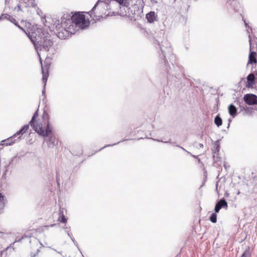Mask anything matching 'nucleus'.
<instances>
[{
    "mask_svg": "<svg viewBox=\"0 0 257 257\" xmlns=\"http://www.w3.org/2000/svg\"><path fill=\"white\" fill-rule=\"evenodd\" d=\"M228 109L229 114L231 115L233 117H235L237 115V109L234 105H229L228 106Z\"/></svg>",
    "mask_w": 257,
    "mask_h": 257,
    "instance_id": "nucleus-10",
    "label": "nucleus"
},
{
    "mask_svg": "<svg viewBox=\"0 0 257 257\" xmlns=\"http://www.w3.org/2000/svg\"><path fill=\"white\" fill-rule=\"evenodd\" d=\"M60 217L58 218V220L63 223H66L67 219L66 218L65 215H64L63 212L62 211H60Z\"/></svg>",
    "mask_w": 257,
    "mask_h": 257,
    "instance_id": "nucleus-16",
    "label": "nucleus"
},
{
    "mask_svg": "<svg viewBox=\"0 0 257 257\" xmlns=\"http://www.w3.org/2000/svg\"><path fill=\"white\" fill-rule=\"evenodd\" d=\"M35 243L36 244L37 246H38V247L36 248V250L35 251H32L31 252V257H35L40 251V248H41L38 241L35 240Z\"/></svg>",
    "mask_w": 257,
    "mask_h": 257,
    "instance_id": "nucleus-13",
    "label": "nucleus"
},
{
    "mask_svg": "<svg viewBox=\"0 0 257 257\" xmlns=\"http://www.w3.org/2000/svg\"><path fill=\"white\" fill-rule=\"evenodd\" d=\"M29 129V125L26 124L24 125L19 131L17 132L15 135H14V137H17L19 135H23L24 134L27 132Z\"/></svg>",
    "mask_w": 257,
    "mask_h": 257,
    "instance_id": "nucleus-11",
    "label": "nucleus"
},
{
    "mask_svg": "<svg viewBox=\"0 0 257 257\" xmlns=\"http://www.w3.org/2000/svg\"><path fill=\"white\" fill-rule=\"evenodd\" d=\"M27 237L26 236H23L21 239H17L16 241L20 242L23 239H24L25 237Z\"/></svg>",
    "mask_w": 257,
    "mask_h": 257,
    "instance_id": "nucleus-23",
    "label": "nucleus"
},
{
    "mask_svg": "<svg viewBox=\"0 0 257 257\" xmlns=\"http://www.w3.org/2000/svg\"><path fill=\"white\" fill-rule=\"evenodd\" d=\"M95 16L97 17V15H95ZM98 17H102V16H101V15H100V16L98 15Z\"/></svg>",
    "mask_w": 257,
    "mask_h": 257,
    "instance_id": "nucleus-24",
    "label": "nucleus"
},
{
    "mask_svg": "<svg viewBox=\"0 0 257 257\" xmlns=\"http://www.w3.org/2000/svg\"><path fill=\"white\" fill-rule=\"evenodd\" d=\"M117 2L119 5L127 7L128 5V3L127 0H115Z\"/></svg>",
    "mask_w": 257,
    "mask_h": 257,
    "instance_id": "nucleus-20",
    "label": "nucleus"
},
{
    "mask_svg": "<svg viewBox=\"0 0 257 257\" xmlns=\"http://www.w3.org/2000/svg\"><path fill=\"white\" fill-rule=\"evenodd\" d=\"M228 207L227 203L224 199H220L216 204L214 208V211L218 213L221 208L227 209Z\"/></svg>",
    "mask_w": 257,
    "mask_h": 257,
    "instance_id": "nucleus-5",
    "label": "nucleus"
},
{
    "mask_svg": "<svg viewBox=\"0 0 257 257\" xmlns=\"http://www.w3.org/2000/svg\"><path fill=\"white\" fill-rule=\"evenodd\" d=\"M44 227H48V226L45 225V226H44Z\"/></svg>",
    "mask_w": 257,
    "mask_h": 257,
    "instance_id": "nucleus-30",
    "label": "nucleus"
},
{
    "mask_svg": "<svg viewBox=\"0 0 257 257\" xmlns=\"http://www.w3.org/2000/svg\"><path fill=\"white\" fill-rule=\"evenodd\" d=\"M72 15L71 17L72 21L75 23L79 29H84L88 27L90 24V21L88 19H86L84 15L85 12H76L72 13Z\"/></svg>",
    "mask_w": 257,
    "mask_h": 257,
    "instance_id": "nucleus-2",
    "label": "nucleus"
},
{
    "mask_svg": "<svg viewBox=\"0 0 257 257\" xmlns=\"http://www.w3.org/2000/svg\"><path fill=\"white\" fill-rule=\"evenodd\" d=\"M9 20L12 22L13 24H14L16 26H17L19 28H20V29H21L23 31H25L24 29L22 28L17 23V22L16 21V19L15 18H14L13 17H10V18H9Z\"/></svg>",
    "mask_w": 257,
    "mask_h": 257,
    "instance_id": "nucleus-18",
    "label": "nucleus"
},
{
    "mask_svg": "<svg viewBox=\"0 0 257 257\" xmlns=\"http://www.w3.org/2000/svg\"><path fill=\"white\" fill-rule=\"evenodd\" d=\"M214 122L217 126L219 127L221 126L222 124V120L221 118L218 115L216 116L214 119Z\"/></svg>",
    "mask_w": 257,
    "mask_h": 257,
    "instance_id": "nucleus-15",
    "label": "nucleus"
},
{
    "mask_svg": "<svg viewBox=\"0 0 257 257\" xmlns=\"http://www.w3.org/2000/svg\"><path fill=\"white\" fill-rule=\"evenodd\" d=\"M244 101L248 105L257 104V96L252 94H247L243 97Z\"/></svg>",
    "mask_w": 257,
    "mask_h": 257,
    "instance_id": "nucleus-4",
    "label": "nucleus"
},
{
    "mask_svg": "<svg viewBox=\"0 0 257 257\" xmlns=\"http://www.w3.org/2000/svg\"><path fill=\"white\" fill-rule=\"evenodd\" d=\"M249 42H250V43H251V40H250V39H249Z\"/></svg>",
    "mask_w": 257,
    "mask_h": 257,
    "instance_id": "nucleus-29",
    "label": "nucleus"
},
{
    "mask_svg": "<svg viewBox=\"0 0 257 257\" xmlns=\"http://www.w3.org/2000/svg\"><path fill=\"white\" fill-rule=\"evenodd\" d=\"M32 35L35 37V38H36V36H34V34H32ZM36 40L38 39L37 38H36Z\"/></svg>",
    "mask_w": 257,
    "mask_h": 257,
    "instance_id": "nucleus-25",
    "label": "nucleus"
},
{
    "mask_svg": "<svg viewBox=\"0 0 257 257\" xmlns=\"http://www.w3.org/2000/svg\"><path fill=\"white\" fill-rule=\"evenodd\" d=\"M255 76L253 73L249 74L247 77V83L246 87L252 88L255 84Z\"/></svg>",
    "mask_w": 257,
    "mask_h": 257,
    "instance_id": "nucleus-7",
    "label": "nucleus"
},
{
    "mask_svg": "<svg viewBox=\"0 0 257 257\" xmlns=\"http://www.w3.org/2000/svg\"><path fill=\"white\" fill-rule=\"evenodd\" d=\"M38 117V110L34 113L30 124L34 130L42 137L50 136L52 134V127L50 124L49 114L44 112Z\"/></svg>",
    "mask_w": 257,
    "mask_h": 257,
    "instance_id": "nucleus-1",
    "label": "nucleus"
},
{
    "mask_svg": "<svg viewBox=\"0 0 257 257\" xmlns=\"http://www.w3.org/2000/svg\"><path fill=\"white\" fill-rule=\"evenodd\" d=\"M14 137H15L13 136V137L8 138L7 140L2 141L1 145H5L6 146L13 145L15 143V142L13 141V138Z\"/></svg>",
    "mask_w": 257,
    "mask_h": 257,
    "instance_id": "nucleus-12",
    "label": "nucleus"
},
{
    "mask_svg": "<svg viewBox=\"0 0 257 257\" xmlns=\"http://www.w3.org/2000/svg\"><path fill=\"white\" fill-rule=\"evenodd\" d=\"M49 65H46L43 66L42 65V70L43 74L42 81L44 83V87H45L46 85L47 79L49 77Z\"/></svg>",
    "mask_w": 257,
    "mask_h": 257,
    "instance_id": "nucleus-6",
    "label": "nucleus"
},
{
    "mask_svg": "<svg viewBox=\"0 0 257 257\" xmlns=\"http://www.w3.org/2000/svg\"><path fill=\"white\" fill-rule=\"evenodd\" d=\"M0 234H3V232H0Z\"/></svg>",
    "mask_w": 257,
    "mask_h": 257,
    "instance_id": "nucleus-28",
    "label": "nucleus"
},
{
    "mask_svg": "<svg viewBox=\"0 0 257 257\" xmlns=\"http://www.w3.org/2000/svg\"><path fill=\"white\" fill-rule=\"evenodd\" d=\"M210 220L213 223H216L217 221V215L215 213H213L211 214L209 218Z\"/></svg>",
    "mask_w": 257,
    "mask_h": 257,
    "instance_id": "nucleus-19",
    "label": "nucleus"
},
{
    "mask_svg": "<svg viewBox=\"0 0 257 257\" xmlns=\"http://www.w3.org/2000/svg\"><path fill=\"white\" fill-rule=\"evenodd\" d=\"M61 25L64 30L70 34H74L80 29L75 23H73L71 18L62 22Z\"/></svg>",
    "mask_w": 257,
    "mask_h": 257,
    "instance_id": "nucleus-3",
    "label": "nucleus"
},
{
    "mask_svg": "<svg viewBox=\"0 0 257 257\" xmlns=\"http://www.w3.org/2000/svg\"><path fill=\"white\" fill-rule=\"evenodd\" d=\"M203 146V145L202 144H201L200 145V147H202Z\"/></svg>",
    "mask_w": 257,
    "mask_h": 257,
    "instance_id": "nucleus-27",
    "label": "nucleus"
},
{
    "mask_svg": "<svg viewBox=\"0 0 257 257\" xmlns=\"http://www.w3.org/2000/svg\"><path fill=\"white\" fill-rule=\"evenodd\" d=\"M241 257H250V255L248 251H245L243 253Z\"/></svg>",
    "mask_w": 257,
    "mask_h": 257,
    "instance_id": "nucleus-22",
    "label": "nucleus"
},
{
    "mask_svg": "<svg viewBox=\"0 0 257 257\" xmlns=\"http://www.w3.org/2000/svg\"><path fill=\"white\" fill-rule=\"evenodd\" d=\"M102 7L101 6H99L98 5L96 4L93 8L92 11V12L94 13L95 14H96L97 13H95V11L97 9L98 10L99 8L101 9Z\"/></svg>",
    "mask_w": 257,
    "mask_h": 257,
    "instance_id": "nucleus-21",
    "label": "nucleus"
},
{
    "mask_svg": "<svg viewBox=\"0 0 257 257\" xmlns=\"http://www.w3.org/2000/svg\"><path fill=\"white\" fill-rule=\"evenodd\" d=\"M52 44H53L52 42L50 40H48V41L45 40L42 45L46 50H48L49 47L51 46Z\"/></svg>",
    "mask_w": 257,
    "mask_h": 257,
    "instance_id": "nucleus-17",
    "label": "nucleus"
},
{
    "mask_svg": "<svg viewBox=\"0 0 257 257\" xmlns=\"http://www.w3.org/2000/svg\"><path fill=\"white\" fill-rule=\"evenodd\" d=\"M5 207L4 196L0 193V213H2Z\"/></svg>",
    "mask_w": 257,
    "mask_h": 257,
    "instance_id": "nucleus-14",
    "label": "nucleus"
},
{
    "mask_svg": "<svg viewBox=\"0 0 257 257\" xmlns=\"http://www.w3.org/2000/svg\"><path fill=\"white\" fill-rule=\"evenodd\" d=\"M256 53L255 52H250L249 55L248 64H256L257 63Z\"/></svg>",
    "mask_w": 257,
    "mask_h": 257,
    "instance_id": "nucleus-9",
    "label": "nucleus"
},
{
    "mask_svg": "<svg viewBox=\"0 0 257 257\" xmlns=\"http://www.w3.org/2000/svg\"><path fill=\"white\" fill-rule=\"evenodd\" d=\"M157 17L154 12H150L146 15V19L150 23H153L156 21Z\"/></svg>",
    "mask_w": 257,
    "mask_h": 257,
    "instance_id": "nucleus-8",
    "label": "nucleus"
},
{
    "mask_svg": "<svg viewBox=\"0 0 257 257\" xmlns=\"http://www.w3.org/2000/svg\"><path fill=\"white\" fill-rule=\"evenodd\" d=\"M58 37H60V32H59V33H58Z\"/></svg>",
    "mask_w": 257,
    "mask_h": 257,
    "instance_id": "nucleus-26",
    "label": "nucleus"
}]
</instances>
